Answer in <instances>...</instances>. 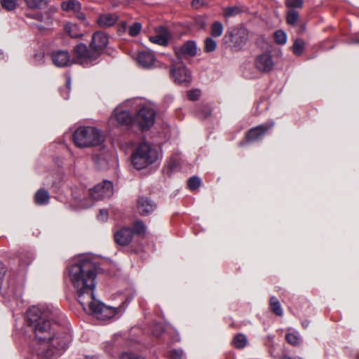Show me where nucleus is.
Masks as SVG:
<instances>
[{
  "instance_id": "nucleus-1",
  "label": "nucleus",
  "mask_w": 359,
  "mask_h": 359,
  "mask_svg": "<svg viewBox=\"0 0 359 359\" xmlns=\"http://www.w3.org/2000/svg\"><path fill=\"white\" fill-rule=\"evenodd\" d=\"M59 310L48 306H34L27 312V323L34 334L31 346L33 359H52L57 349H65L72 336L67 332H58L52 325Z\"/></svg>"
},
{
  "instance_id": "nucleus-2",
  "label": "nucleus",
  "mask_w": 359,
  "mask_h": 359,
  "mask_svg": "<svg viewBox=\"0 0 359 359\" xmlns=\"http://www.w3.org/2000/svg\"><path fill=\"white\" fill-rule=\"evenodd\" d=\"M69 276L78 302L86 312L105 320L121 315L125 310L124 304L118 307L108 306L95 299L96 266L88 257L79 258L71 266Z\"/></svg>"
},
{
  "instance_id": "nucleus-3",
  "label": "nucleus",
  "mask_w": 359,
  "mask_h": 359,
  "mask_svg": "<svg viewBox=\"0 0 359 359\" xmlns=\"http://www.w3.org/2000/svg\"><path fill=\"white\" fill-rule=\"evenodd\" d=\"M72 139L75 145L80 148L100 145L104 140L101 131L91 126L79 127L74 132Z\"/></svg>"
},
{
  "instance_id": "nucleus-4",
  "label": "nucleus",
  "mask_w": 359,
  "mask_h": 359,
  "mask_svg": "<svg viewBox=\"0 0 359 359\" xmlns=\"http://www.w3.org/2000/svg\"><path fill=\"white\" fill-rule=\"evenodd\" d=\"M158 158V152L150 144L142 142L133 151L131 161L137 170H142L154 163Z\"/></svg>"
},
{
  "instance_id": "nucleus-5",
  "label": "nucleus",
  "mask_w": 359,
  "mask_h": 359,
  "mask_svg": "<svg viewBox=\"0 0 359 359\" xmlns=\"http://www.w3.org/2000/svg\"><path fill=\"white\" fill-rule=\"evenodd\" d=\"M98 58L99 53H94L91 48L88 50L84 43H79L74 48L73 63L87 67L94 65Z\"/></svg>"
},
{
  "instance_id": "nucleus-6",
  "label": "nucleus",
  "mask_w": 359,
  "mask_h": 359,
  "mask_svg": "<svg viewBox=\"0 0 359 359\" xmlns=\"http://www.w3.org/2000/svg\"><path fill=\"white\" fill-rule=\"evenodd\" d=\"M155 112L149 107H142L134 118V125H137L141 130H148L154 123Z\"/></svg>"
},
{
  "instance_id": "nucleus-7",
  "label": "nucleus",
  "mask_w": 359,
  "mask_h": 359,
  "mask_svg": "<svg viewBox=\"0 0 359 359\" xmlns=\"http://www.w3.org/2000/svg\"><path fill=\"white\" fill-rule=\"evenodd\" d=\"M113 193L112 182L108 180L97 184L89 190L90 198L96 201L109 198L113 195Z\"/></svg>"
},
{
  "instance_id": "nucleus-8",
  "label": "nucleus",
  "mask_w": 359,
  "mask_h": 359,
  "mask_svg": "<svg viewBox=\"0 0 359 359\" xmlns=\"http://www.w3.org/2000/svg\"><path fill=\"white\" fill-rule=\"evenodd\" d=\"M170 75L174 82L178 84L189 83L191 81V72L184 65L177 67L172 65L170 67Z\"/></svg>"
},
{
  "instance_id": "nucleus-9",
  "label": "nucleus",
  "mask_w": 359,
  "mask_h": 359,
  "mask_svg": "<svg viewBox=\"0 0 359 359\" xmlns=\"http://www.w3.org/2000/svg\"><path fill=\"white\" fill-rule=\"evenodd\" d=\"M176 57L179 60L194 57L197 53V46L194 41H187L183 45L174 48Z\"/></svg>"
},
{
  "instance_id": "nucleus-10",
  "label": "nucleus",
  "mask_w": 359,
  "mask_h": 359,
  "mask_svg": "<svg viewBox=\"0 0 359 359\" xmlns=\"http://www.w3.org/2000/svg\"><path fill=\"white\" fill-rule=\"evenodd\" d=\"M108 43L109 39L107 36L102 32H97L93 35L90 47L93 50L94 53H98L100 57Z\"/></svg>"
},
{
  "instance_id": "nucleus-11",
  "label": "nucleus",
  "mask_w": 359,
  "mask_h": 359,
  "mask_svg": "<svg viewBox=\"0 0 359 359\" xmlns=\"http://www.w3.org/2000/svg\"><path fill=\"white\" fill-rule=\"evenodd\" d=\"M51 59L53 64L59 67H64L73 64V60L67 50H57L53 51Z\"/></svg>"
},
{
  "instance_id": "nucleus-12",
  "label": "nucleus",
  "mask_w": 359,
  "mask_h": 359,
  "mask_svg": "<svg viewBox=\"0 0 359 359\" xmlns=\"http://www.w3.org/2000/svg\"><path fill=\"white\" fill-rule=\"evenodd\" d=\"M273 126L274 122L271 121L250 129L247 134L248 140L254 142L262 139Z\"/></svg>"
},
{
  "instance_id": "nucleus-13",
  "label": "nucleus",
  "mask_w": 359,
  "mask_h": 359,
  "mask_svg": "<svg viewBox=\"0 0 359 359\" xmlns=\"http://www.w3.org/2000/svg\"><path fill=\"white\" fill-rule=\"evenodd\" d=\"M115 242L121 246L129 245L133 237V231L130 228L123 227L114 235Z\"/></svg>"
},
{
  "instance_id": "nucleus-14",
  "label": "nucleus",
  "mask_w": 359,
  "mask_h": 359,
  "mask_svg": "<svg viewBox=\"0 0 359 359\" xmlns=\"http://www.w3.org/2000/svg\"><path fill=\"white\" fill-rule=\"evenodd\" d=\"M61 8L65 11H72L79 20H83L86 19L85 15L81 12V5L76 0L64 1L61 4Z\"/></svg>"
},
{
  "instance_id": "nucleus-15",
  "label": "nucleus",
  "mask_w": 359,
  "mask_h": 359,
  "mask_svg": "<svg viewBox=\"0 0 359 359\" xmlns=\"http://www.w3.org/2000/svg\"><path fill=\"white\" fill-rule=\"evenodd\" d=\"M255 66L260 72H270L273 67V62L271 56L269 54H262L258 56L255 60Z\"/></svg>"
},
{
  "instance_id": "nucleus-16",
  "label": "nucleus",
  "mask_w": 359,
  "mask_h": 359,
  "mask_svg": "<svg viewBox=\"0 0 359 359\" xmlns=\"http://www.w3.org/2000/svg\"><path fill=\"white\" fill-rule=\"evenodd\" d=\"M114 118L118 124L131 126L134 125V117H133L128 111L116 109L113 114Z\"/></svg>"
},
{
  "instance_id": "nucleus-17",
  "label": "nucleus",
  "mask_w": 359,
  "mask_h": 359,
  "mask_svg": "<svg viewBox=\"0 0 359 359\" xmlns=\"http://www.w3.org/2000/svg\"><path fill=\"white\" fill-rule=\"evenodd\" d=\"M156 208V204L147 197L141 196L137 201V209L141 215H149Z\"/></svg>"
},
{
  "instance_id": "nucleus-18",
  "label": "nucleus",
  "mask_w": 359,
  "mask_h": 359,
  "mask_svg": "<svg viewBox=\"0 0 359 359\" xmlns=\"http://www.w3.org/2000/svg\"><path fill=\"white\" fill-rule=\"evenodd\" d=\"M169 32L165 27H160L156 30V34L149 36V40L154 43L161 46L168 44L169 39Z\"/></svg>"
},
{
  "instance_id": "nucleus-19",
  "label": "nucleus",
  "mask_w": 359,
  "mask_h": 359,
  "mask_svg": "<svg viewBox=\"0 0 359 359\" xmlns=\"http://www.w3.org/2000/svg\"><path fill=\"white\" fill-rule=\"evenodd\" d=\"M142 30V24L139 22H133L131 25H128L126 21H121L119 24L118 31L126 32L130 36H137Z\"/></svg>"
},
{
  "instance_id": "nucleus-20",
  "label": "nucleus",
  "mask_w": 359,
  "mask_h": 359,
  "mask_svg": "<svg viewBox=\"0 0 359 359\" xmlns=\"http://www.w3.org/2000/svg\"><path fill=\"white\" fill-rule=\"evenodd\" d=\"M231 41L234 44L235 47H241L248 40V33L245 29H241L231 33Z\"/></svg>"
},
{
  "instance_id": "nucleus-21",
  "label": "nucleus",
  "mask_w": 359,
  "mask_h": 359,
  "mask_svg": "<svg viewBox=\"0 0 359 359\" xmlns=\"http://www.w3.org/2000/svg\"><path fill=\"white\" fill-rule=\"evenodd\" d=\"M155 61V57L153 53L147 51L140 52L137 56V62L143 68L151 67Z\"/></svg>"
},
{
  "instance_id": "nucleus-22",
  "label": "nucleus",
  "mask_w": 359,
  "mask_h": 359,
  "mask_svg": "<svg viewBox=\"0 0 359 359\" xmlns=\"http://www.w3.org/2000/svg\"><path fill=\"white\" fill-rule=\"evenodd\" d=\"M118 16L114 13H103L99 15L97 23L101 27H109L115 25Z\"/></svg>"
},
{
  "instance_id": "nucleus-23",
  "label": "nucleus",
  "mask_w": 359,
  "mask_h": 359,
  "mask_svg": "<svg viewBox=\"0 0 359 359\" xmlns=\"http://www.w3.org/2000/svg\"><path fill=\"white\" fill-rule=\"evenodd\" d=\"M27 6L30 9H43L48 5L47 0H24Z\"/></svg>"
},
{
  "instance_id": "nucleus-24",
  "label": "nucleus",
  "mask_w": 359,
  "mask_h": 359,
  "mask_svg": "<svg viewBox=\"0 0 359 359\" xmlns=\"http://www.w3.org/2000/svg\"><path fill=\"white\" fill-rule=\"evenodd\" d=\"M65 30L72 38H78L81 36L79 26L75 24L67 23L65 26Z\"/></svg>"
},
{
  "instance_id": "nucleus-25",
  "label": "nucleus",
  "mask_w": 359,
  "mask_h": 359,
  "mask_svg": "<svg viewBox=\"0 0 359 359\" xmlns=\"http://www.w3.org/2000/svg\"><path fill=\"white\" fill-rule=\"evenodd\" d=\"M270 308L273 313L278 316H282L283 311L282 309L279 300L276 297H271L270 298Z\"/></svg>"
},
{
  "instance_id": "nucleus-26",
  "label": "nucleus",
  "mask_w": 359,
  "mask_h": 359,
  "mask_svg": "<svg viewBox=\"0 0 359 359\" xmlns=\"http://www.w3.org/2000/svg\"><path fill=\"white\" fill-rule=\"evenodd\" d=\"M49 200V194L44 189L39 190L35 194V202L38 205L47 204Z\"/></svg>"
},
{
  "instance_id": "nucleus-27",
  "label": "nucleus",
  "mask_w": 359,
  "mask_h": 359,
  "mask_svg": "<svg viewBox=\"0 0 359 359\" xmlns=\"http://www.w3.org/2000/svg\"><path fill=\"white\" fill-rule=\"evenodd\" d=\"M299 19V13L294 9H289L286 13V21L290 25H295Z\"/></svg>"
},
{
  "instance_id": "nucleus-28",
  "label": "nucleus",
  "mask_w": 359,
  "mask_h": 359,
  "mask_svg": "<svg viewBox=\"0 0 359 359\" xmlns=\"http://www.w3.org/2000/svg\"><path fill=\"white\" fill-rule=\"evenodd\" d=\"M233 344L237 348H243L247 344V337L243 334H236L233 339Z\"/></svg>"
},
{
  "instance_id": "nucleus-29",
  "label": "nucleus",
  "mask_w": 359,
  "mask_h": 359,
  "mask_svg": "<svg viewBox=\"0 0 359 359\" xmlns=\"http://www.w3.org/2000/svg\"><path fill=\"white\" fill-rule=\"evenodd\" d=\"M305 48V42L302 39H297L293 44L292 50L294 55H301Z\"/></svg>"
},
{
  "instance_id": "nucleus-30",
  "label": "nucleus",
  "mask_w": 359,
  "mask_h": 359,
  "mask_svg": "<svg viewBox=\"0 0 359 359\" xmlns=\"http://www.w3.org/2000/svg\"><path fill=\"white\" fill-rule=\"evenodd\" d=\"M223 25L220 22H215L211 26V34L214 37H219L222 34Z\"/></svg>"
},
{
  "instance_id": "nucleus-31",
  "label": "nucleus",
  "mask_w": 359,
  "mask_h": 359,
  "mask_svg": "<svg viewBox=\"0 0 359 359\" xmlns=\"http://www.w3.org/2000/svg\"><path fill=\"white\" fill-rule=\"evenodd\" d=\"M274 39L280 45H283L287 41L286 33L283 30H278L274 33Z\"/></svg>"
},
{
  "instance_id": "nucleus-32",
  "label": "nucleus",
  "mask_w": 359,
  "mask_h": 359,
  "mask_svg": "<svg viewBox=\"0 0 359 359\" xmlns=\"http://www.w3.org/2000/svg\"><path fill=\"white\" fill-rule=\"evenodd\" d=\"M285 6L289 9H294L301 8L303 6L304 1L303 0H285Z\"/></svg>"
},
{
  "instance_id": "nucleus-33",
  "label": "nucleus",
  "mask_w": 359,
  "mask_h": 359,
  "mask_svg": "<svg viewBox=\"0 0 359 359\" xmlns=\"http://www.w3.org/2000/svg\"><path fill=\"white\" fill-rule=\"evenodd\" d=\"M1 5L8 11H13L17 6L15 0H0Z\"/></svg>"
},
{
  "instance_id": "nucleus-34",
  "label": "nucleus",
  "mask_w": 359,
  "mask_h": 359,
  "mask_svg": "<svg viewBox=\"0 0 359 359\" xmlns=\"http://www.w3.org/2000/svg\"><path fill=\"white\" fill-rule=\"evenodd\" d=\"M217 48L216 41L212 38H207L205 41V50L208 53L214 51Z\"/></svg>"
},
{
  "instance_id": "nucleus-35",
  "label": "nucleus",
  "mask_w": 359,
  "mask_h": 359,
  "mask_svg": "<svg viewBox=\"0 0 359 359\" xmlns=\"http://www.w3.org/2000/svg\"><path fill=\"white\" fill-rule=\"evenodd\" d=\"M201 179L198 177L194 176L191 177L188 180V187L191 190H194L197 188H198L201 185Z\"/></svg>"
},
{
  "instance_id": "nucleus-36",
  "label": "nucleus",
  "mask_w": 359,
  "mask_h": 359,
  "mask_svg": "<svg viewBox=\"0 0 359 359\" xmlns=\"http://www.w3.org/2000/svg\"><path fill=\"white\" fill-rule=\"evenodd\" d=\"M241 13V9L238 7H228L224 11V14L226 18L232 17Z\"/></svg>"
},
{
  "instance_id": "nucleus-37",
  "label": "nucleus",
  "mask_w": 359,
  "mask_h": 359,
  "mask_svg": "<svg viewBox=\"0 0 359 359\" xmlns=\"http://www.w3.org/2000/svg\"><path fill=\"white\" fill-rule=\"evenodd\" d=\"M285 339L289 344L293 346L297 345L299 344V337L297 334L288 333L286 334Z\"/></svg>"
},
{
  "instance_id": "nucleus-38",
  "label": "nucleus",
  "mask_w": 359,
  "mask_h": 359,
  "mask_svg": "<svg viewBox=\"0 0 359 359\" xmlns=\"http://www.w3.org/2000/svg\"><path fill=\"white\" fill-rule=\"evenodd\" d=\"M134 231L137 234H142L145 232L146 227L144 223L141 221H137L134 223L133 225Z\"/></svg>"
},
{
  "instance_id": "nucleus-39",
  "label": "nucleus",
  "mask_w": 359,
  "mask_h": 359,
  "mask_svg": "<svg viewBox=\"0 0 359 359\" xmlns=\"http://www.w3.org/2000/svg\"><path fill=\"white\" fill-rule=\"evenodd\" d=\"M74 199L76 202L79 203V207L81 208H88L93 205V201L90 200H83L78 197H74Z\"/></svg>"
},
{
  "instance_id": "nucleus-40",
  "label": "nucleus",
  "mask_w": 359,
  "mask_h": 359,
  "mask_svg": "<svg viewBox=\"0 0 359 359\" xmlns=\"http://www.w3.org/2000/svg\"><path fill=\"white\" fill-rule=\"evenodd\" d=\"M187 96L190 100H196L201 96V91L198 89L191 90L187 92Z\"/></svg>"
},
{
  "instance_id": "nucleus-41",
  "label": "nucleus",
  "mask_w": 359,
  "mask_h": 359,
  "mask_svg": "<svg viewBox=\"0 0 359 359\" xmlns=\"http://www.w3.org/2000/svg\"><path fill=\"white\" fill-rule=\"evenodd\" d=\"M183 355L184 353L182 350L172 349L169 352V357L171 359H182Z\"/></svg>"
},
{
  "instance_id": "nucleus-42",
  "label": "nucleus",
  "mask_w": 359,
  "mask_h": 359,
  "mask_svg": "<svg viewBox=\"0 0 359 359\" xmlns=\"http://www.w3.org/2000/svg\"><path fill=\"white\" fill-rule=\"evenodd\" d=\"M208 0H193L191 1V6L194 8L199 9L203 6H205L208 4Z\"/></svg>"
},
{
  "instance_id": "nucleus-43",
  "label": "nucleus",
  "mask_w": 359,
  "mask_h": 359,
  "mask_svg": "<svg viewBox=\"0 0 359 359\" xmlns=\"http://www.w3.org/2000/svg\"><path fill=\"white\" fill-rule=\"evenodd\" d=\"M119 359H144L142 357H140L136 354L130 353H122Z\"/></svg>"
},
{
  "instance_id": "nucleus-44",
  "label": "nucleus",
  "mask_w": 359,
  "mask_h": 359,
  "mask_svg": "<svg viewBox=\"0 0 359 359\" xmlns=\"http://www.w3.org/2000/svg\"><path fill=\"white\" fill-rule=\"evenodd\" d=\"M97 218L100 221H106L108 218V212L104 209L100 210Z\"/></svg>"
},
{
  "instance_id": "nucleus-45",
  "label": "nucleus",
  "mask_w": 359,
  "mask_h": 359,
  "mask_svg": "<svg viewBox=\"0 0 359 359\" xmlns=\"http://www.w3.org/2000/svg\"><path fill=\"white\" fill-rule=\"evenodd\" d=\"M32 258L31 257H27L24 260V259H21L20 261V266L22 269H25L31 262H32Z\"/></svg>"
},
{
  "instance_id": "nucleus-46",
  "label": "nucleus",
  "mask_w": 359,
  "mask_h": 359,
  "mask_svg": "<svg viewBox=\"0 0 359 359\" xmlns=\"http://www.w3.org/2000/svg\"><path fill=\"white\" fill-rule=\"evenodd\" d=\"M162 330V326L161 325H156L155 329L154 330V334L156 335H159L161 334Z\"/></svg>"
},
{
  "instance_id": "nucleus-47",
  "label": "nucleus",
  "mask_w": 359,
  "mask_h": 359,
  "mask_svg": "<svg viewBox=\"0 0 359 359\" xmlns=\"http://www.w3.org/2000/svg\"><path fill=\"white\" fill-rule=\"evenodd\" d=\"M70 84H71V79L70 78H68L67 79L66 86H67V90L69 92L70 90Z\"/></svg>"
},
{
  "instance_id": "nucleus-48",
  "label": "nucleus",
  "mask_w": 359,
  "mask_h": 359,
  "mask_svg": "<svg viewBox=\"0 0 359 359\" xmlns=\"http://www.w3.org/2000/svg\"><path fill=\"white\" fill-rule=\"evenodd\" d=\"M210 109H208V111H207V113H206V114H205L204 116H205V117H206V116H208V115H210Z\"/></svg>"
},
{
  "instance_id": "nucleus-49",
  "label": "nucleus",
  "mask_w": 359,
  "mask_h": 359,
  "mask_svg": "<svg viewBox=\"0 0 359 359\" xmlns=\"http://www.w3.org/2000/svg\"><path fill=\"white\" fill-rule=\"evenodd\" d=\"M302 325L304 327H306L309 325V323H303Z\"/></svg>"
},
{
  "instance_id": "nucleus-50",
  "label": "nucleus",
  "mask_w": 359,
  "mask_h": 359,
  "mask_svg": "<svg viewBox=\"0 0 359 359\" xmlns=\"http://www.w3.org/2000/svg\"><path fill=\"white\" fill-rule=\"evenodd\" d=\"M205 22H202V23H201V27H205Z\"/></svg>"
},
{
  "instance_id": "nucleus-51",
  "label": "nucleus",
  "mask_w": 359,
  "mask_h": 359,
  "mask_svg": "<svg viewBox=\"0 0 359 359\" xmlns=\"http://www.w3.org/2000/svg\"><path fill=\"white\" fill-rule=\"evenodd\" d=\"M3 53L0 52V58H2L3 57Z\"/></svg>"
},
{
  "instance_id": "nucleus-52",
  "label": "nucleus",
  "mask_w": 359,
  "mask_h": 359,
  "mask_svg": "<svg viewBox=\"0 0 359 359\" xmlns=\"http://www.w3.org/2000/svg\"><path fill=\"white\" fill-rule=\"evenodd\" d=\"M302 30L304 31V30L305 29V26H304V25H303V26L302 27Z\"/></svg>"
},
{
  "instance_id": "nucleus-53",
  "label": "nucleus",
  "mask_w": 359,
  "mask_h": 359,
  "mask_svg": "<svg viewBox=\"0 0 359 359\" xmlns=\"http://www.w3.org/2000/svg\"><path fill=\"white\" fill-rule=\"evenodd\" d=\"M29 17H30L31 18H35V17H34V16H31V15H30ZM36 19H38V18H36Z\"/></svg>"
},
{
  "instance_id": "nucleus-54",
  "label": "nucleus",
  "mask_w": 359,
  "mask_h": 359,
  "mask_svg": "<svg viewBox=\"0 0 359 359\" xmlns=\"http://www.w3.org/2000/svg\"><path fill=\"white\" fill-rule=\"evenodd\" d=\"M358 43H359V39L358 40Z\"/></svg>"
}]
</instances>
